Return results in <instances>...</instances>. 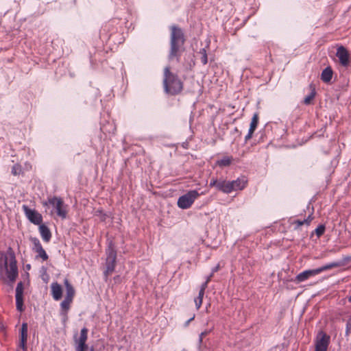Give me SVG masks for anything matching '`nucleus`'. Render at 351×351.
Wrapping results in <instances>:
<instances>
[{"instance_id":"nucleus-1","label":"nucleus","mask_w":351,"mask_h":351,"mask_svg":"<svg viewBox=\"0 0 351 351\" xmlns=\"http://www.w3.org/2000/svg\"><path fill=\"white\" fill-rule=\"evenodd\" d=\"M170 29V49L168 59L169 60L176 59L179 62L182 53L185 51L186 36L182 29L177 25L171 26Z\"/></svg>"},{"instance_id":"nucleus-2","label":"nucleus","mask_w":351,"mask_h":351,"mask_svg":"<svg viewBox=\"0 0 351 351\" xmlns=\"http://www.w3.org/2000/svg\"><path fill=\"white\" fill-rule=\"evenodd\" d=\"M162 86L164 92L170 96L180 95L184 89V82L179 76L167 66L163 71Z\"/></svg>"},{"instance_id":"nucleus-3","label":"nucleus","mask_w":351,"mask_h":351,"mask_svg":"<svg viewBox=\"0 0 351 351\" xmlns=\"http://www.w3.org/2000/svg\"><path fill=\"white\" fill-rule=\"evenodd\" d=\"M344 263H345L344 262H340V261L333 262V263H330L326 264L325 265H323L317 269H308V270L304 271L298 274L295 276V278L294 279V282L298 284L300 282H302L307 280L308 278H309L311 276H313L320 274L322 271L343 266V265H344Z\"/></svg>"},{"instance_id":"nucleus-4","label":"nucleus","mask_w":351,"mask_h":351,"mask_svg":"<svg viewBox=\"0 0 351 351\" xmlns=\"http://www.w3.org/2000/svg\"><path fill=\"white\" fill-rule=\"evenodd\" d=\"M106 254V269L104 271V278L107 282L109 276L114 271L117 264V250L112 241L109 243Z\"/></svg>"},{"instance_id":"nucleus-5","label":"nucleus","mask_w":351,"mask_h":351,"mask_svg":"<svg viewBox=\"0 0 351 351\" xmlns=\"http://www.w3.org/2000/svg\"><path fill=\"white\" fill-rule=\"evenodd\" d=\"M8 252H10L9 254L10 258L9 267L8 266V261L6 257L4 261V265L6 269L7 277L10 282L13 283L16 280L19 274L18 267L16 265V261L15 258L14 253L13 252L11 247L9 248Z\"/></svg>"},{"instance_id":"nucleus-6","label":"nucleus","mask_w":351,"mask_h":351,"mask_svg":"<svg viewBox=\"0 0 351 351\" xmlns=\"http://www.w3.org/2000/svg\"><path fill=\"white\" fill-rule=\"evenodd\" d=\"M199 196L196 191H190L186 194L179 197L178 206L182 209H186L191 207L195 199Z\"/></svg>"},{"instance_id":"nucleus-7","label":"nucleus","mask_w":351,"mask_h":351,"mask_svg":"<svg viewBox=\"0 0 351 351\" xmlns=\"http://www.w3.org/2000/svg\"><path fill=\"white\" fill-rule=\"evenodd\" d=\"M232 184L230 181H226L222 178L217 179L213 178L210 182L209 186L215 187L217 190L224 193H230L232 191Z\"/></svg>"},{"instance_id":"nucleus-8","label":"nucleus","mask_w":351,"mask_h":351,"mask_svg":"<svg viewBox=\"0 0 351 351\" xmlns=\"http://www.w3.org/2000/svg\"><path fill=\"white\" fill-rule=\"evenodd\" d=\"M23 210L25 213L26 217L29 219V221L35 224L40 225L43 222V216L40 213H39L37 210L34 209H31L27 205H23Z\"/></svg>"},{"instance_id":"nucleus-9","label":"nucleus","mask_w":351,"mask_h":351,"mask_svg":"<svg viewBox=\"0 0 351 351\" xmlns=\"http://www.w3.org/2000/svg\"><path fill=\"white\" fill-rule=\"evenodd\" d=\"M48 204L51 205L56 210L57 215L62 218L66 216V210L63 208L64 202L60 197H53L48 199Z\"/></svg>"},{"instance_id":"nucleus-10","label":"nucleus","mask_w":351,"mask_h":351,"mask_svg":"<svg viewBox=\"0 0 351 351\" xmlns=\"http://www.w3.org/2000/svg\"><path fill=\"white\" fill-rule=\"evenodd\" d=\"M23 283L21 281L17 284L15 295L16 309L21 313L25 310L23 306Z\"/></svg>"},{"instance_id":"nucleus-11","label":"nucleus","mask_w":351,"mask_h":351,"mask_svg":"<svg viewBox=\"0 0 351 351\" xmlns=\"http://www.w3.org/2000/svg\"><path fill=\"white\" fill-rule=\"evenodd\" d=\"M337 57L339 60L340 64L343 66H348L350 64V54L343 46H340L337 48Z\"/></svg>"},{"instance_id":"nucleus-12","label":"nucleus","mask_w":351,"mask_h":351,"mask_svg":"<svg viewBox=\"0 0 351 351\" xmlns=\"http://www.w3.org/2000/svg\"><path fill=\"white\" fill-rule=\"evenodd\" d=\"M116 25H117L116 20H110L107 22L100 29V37L104 36L109 38L111 34L114 32V28Z\"/></svg>"},{"instance_id":"nucleus-13","label":"nucleus","mask_w":351,"mask_h":351,"mask_svg":"<svg viewBox=\"0 0 351 351\" xmlns=\"http://www.w3.org/2000/svg\"><path fill=\"white\" fill-rule=\"evenodd\" d=\"M320 334L322 337L317 340L315 351H327L330 343V336L323 332Z\"/></svg>"},{"instance_id":"nucleus-14","label":"nucleus","mask_w":351,"mask_h":351,"mask_svg":"<svg viewBox=\"0 0 351 351\" xmlns=\"http://www.w3.org/2000/svg\"><path fill=\"white\" fill-rule=\"evenodd\" d=\"M28 326L27 323H23L21 328V339L20 348L23 351H27V340Z\"/></svg>"},{"instance_id":"nucleus-15","label":"nucleus","mask_w":351,"mask_h":351,"mask_svg":"<svg viewBox=\"0 0 351 351\" xmlns=\"http://www.w3.org/2000/svg\"><path fill=\"white\" fill-rule=\"evenodd\" d=\"M51 294L55 300H59L62 296V289L58 282H53L51 285Z\"/></svg>"},{"instance_id":"nucleus-16","label":"nucleus","mask_w":351,"mask_h":351,"mask_svg":"<svg viewBox=\"0 0 351 351\" xmlns=\"http://www.w3.org/2000/svg\"><path fill=\"white\" fill-rule=\"evenodd\" d=\"M39 232L44 241L47 243L51 240V232L45 224L41 223L39 225Z\"/></svg>"},{"instance_id":"nucleus-17","label":"nucleus","mask_w":351,"mask_h":351,"mask_svg":"<svg viewBox=\"0 0 351 351\" xmlns=\"http://www.w3.org/2000/svg\"><path fill=\"white\" fill-rule=\"evenodd\" d=\"M72 302L71 300L65 299L61 302V311L60 315L63 317V321L66 322L68 319L67 313L70 308V304Z\"/></svg>"},{"instance_id":"nucleus-18","label":"nucleus","mask_w":351,"mask_h":351,"mask_svg":"<svg viewBox=\"0 0 351 351\" xmlns=\"http://www.w3.org/2000/svg\"><path fill=\"white\" fill-rule=\"evenodd\" d=\"M247 182V180L245 177H243L241 178H238L234 181H231L230 184H232V191L243 189L245 187Z\"/></svg>"},{"instance_id":"nucleus-19","label":"nucleus","mask_w":351,"mask_h":351,"mask_svg":"<svg viewBox=\"0 0 351 351\" xmlns=\"http://www.w3.org/2000/svg\"><path fill=\"white\" fill-rule=\"evenodd\" d=\"M64 284L66 288V297L65 299H68L69 300L73 301V297L75 295V289L72 285L69 282L67 278L64 280Z\"/></svg>"},{"instance_id":"nucleus-20","label":"nucleus","mask_w":351,"mask_h":351,"mask_svg":"<svg viewBox=\"0 0 351 351\" xmlns=\"http://www.w3.org/2000/svg\"><path fill=\"white\" fill-rule=\"evenodd\" d=\"M87 338H88V329L84 327L81 330L80 337L78 340V346L77 348H87V345L86 344Z\"/></svg>"},{"instance_id":"nucleus-21","label":"nucleus","mask_w":351,"mask_h":351,"mask_svg":"<svg viewBox=\"0 0 351 351\" xmlns=\"http://www.w3.org/2000/svg\"><path fill=\"white\" fill-rule=\"evenodd\" d=\"M333 71L330 66L325 68L321 74V80L325 83H329L332 77Z\"/></svg>"},{"instance_id":"nucleus-22","label":"nucleus","mask_w":351,"mask_h":351,"mask_svg":"<svg viewBox=\"0 0 351 351\" xmlns=\"http://www.w3.org/2000/svg\"><path fill=\"white\" fill-rule=\"evenodd\" d=\"M314 217L313 216V214H310L306 219H304V220H300L297 219L292 222L293 225H295V230H297L299 228L300 226L302 225L309 226L311 222L313 220Z\"/></svg>"},{"instance_id":"nucleus-23","label":"nucleus","mask_w":351,"mask_h":351,"mask_svg":"<svg viewBox=\"0 0 351 351\" xmlns=\"http://www.w3.org/2000/svg\"><path fill=\"white\" fill-rule=\"evenodd\" d=\"M309 87L311 89V93L308 95H307L304 98V99L303 101V104L306 106L310 105L313 103L312 101L316 95V90H315V85L313 84H311L309 85Z\"/></svg>"},{"instance_id":"nucleus-24","label":"nucleus","mask_w":351,"mask_h":351,"mask_svg":"<svg viewBox=\"0 0 351 351\" xmlns=\"http://www.w3.org/2000/svg\"><path fill=\"white\" fill-rule=\"evenodd\" d=\"M232 160V157L224 156L221 160H217V163L220 167H228L230 165Z\"/></svg>"},{"instance_id":"nucleus-25","label":"nucleus","mask_w":351,"mask_h":351,"mask_svg":"<svg viewBox=\"0 0 351 351\" xmlns=\"http://www.w3.org/2000/svg\"><path fill=\"white\" fill-rule=\"evenodd\" d=\"M258 123V113L254 114L250 126V130L255 131Z\"/></svg>"},{"instance_id":"nucleus-26","label":"nucleus","mask_w":351,"mask_h":351,"mask_svg":"<svg viewBox=\"0 0 351 351\" xmlns=\"http://www.w3.org/2000/svg\"><path fill=\"white\" fill-rule=\"evenodd\" d=\"M36 252L37 253L36 258H41L43 261H47L49 258L43 247L39 249Z\"/></svg>"},{"instance_id":"nucleus-27","label":"nucleus","mask_w":351,"mask_h":351,"mask_svg":"<svg viewBox=\"0 0 351 351\" xmlns=\"http://www.w3.org/2000/svg\"><path fill=\"white\" fill-rule=\"evenodd\" d=\"M31 241L34 244V247H33L34 251L36 252L37 250H38L39 249H41L43 247L40 241L37 238H36V237L31 238Z\"/></svg>"},{"instance_id":"nucleus-28","label":"nucleus","mask_w":351,"mask_h":351,"mask_svg":"<svg viewBox=\"0 0 351 351\" xmlns=\"http://www.w3.org/2000/svg\"><path fill=\"white\" fill-rule=\"evenodd\" d=\"M199 53L201 54V62L203 64H206L208 62V57L206 49L204 48L201 49Z\"/></svg>"},{"instance_id":"nucleus-29","label":"nucleus","mask_w":351,"mask_h":351,"mask_svg":"<svg viewBox=\"0 0 351 351\" xmlns=\"http://www.w3.org/2000/svg\"><path fill=\"white\" fill-rule=\"evenodd\" d=\"M326 230V227L324 225L321 224L317 226V228L315 230V234L318 237H321L324 234Z\"/></svg>"},{"instance_id":"nucleus-30","label":"nucleus","mask_w":351,"mask_h":351,"mask_svg":"<svg viewBox=\"0 0 351 351\" xmlns=\"http://www.w3.org/2000/svg\"><path fill=\"white\" fill-rule=\"evenodd\" d=\"M21 171V166L19 165H14L12 168V173L14 175V176H17L20 173V172Z\"/></svg>"},{"instance_id":"nucleus-31","label":"nucleus","mask_w":351,"mask_h":351,"mask_svg":"<svg viewBox=\"0 0 351 351\" xmlns=\"http://www.w3.org/2000/svg\"><path fill=\"white\" fill-rule=\"evenodd\" d=\"M96 215L99 217V219L101 221H105L107 218V215L106 213H103V211L101 210H97Z\"/></svg>"},{"instance_id":"nucleus-32","label":"nucleus","mask_w":351,"mask_h":351,"mask_svg":"<svg viewBox=\"0 0 351 351\" xmlns=\"http://www.w3.org/2000/svg\"><path fill=\"white\" fill-rule=\"evenodd\" d=\"M101 131L104 132V133H106V132H108V133H110V132H112V133H114V131L116 130V127L113 125H111V129L109 130H107L106 129V127L105 126H102L101 128Z\"/></svg>"},{"instance_id":"nucleus-33","label":"nucleus","mask_w":351,"mask_h":351,"mask_svg":"<svg viewBox=\"0 0 351 351\" xmlns=\"http://www.w3.org/2000/svg\"><path fill=\"white\" fill-rule=\"evenodd\" d=\"M202 300H203V298H202L200 297H197L196 298H195V303L197 309H199L200 308V306H202Z\"/></svg>"},{"instance_id":"nucleus-34","label":"nucleus","mask_w":351,"mask_h":351,"mask_svg":"<svg viewBox=\"0 0 351 351\" xmlns=\"http://www.w3.org/2000/svg\"><path fill=\"white\" fill-rule=\"evenodd\" d=\"M351 331V322L348 321L346 323V335L348 336Z\"/></svg>"},{"instance_id":"nucleus-35","label":"nucleus","mask_w":351,"mask_h":351,"mask_svg":"<svg viewBox=\"0 0 351 351\" xmlns=\"http://www.w3.org/2000/svg\"><path fill=\"white\" fill-rule=\"evenodd\" d=\"M254 132V131L251 130L249 129L248 133H247V134L245 137V142H247V141H249L250 139L252 138Z\"/></svg>"},{"instance_id":"nucleus-36","label":"nucleus","mask_w":351,"mask_h":351,"mask_svg":"<svg viewBox=\"0 0 351 351\" xmlns=\"http://www.w3.org/2000/svg\"><path fill=\"white\" fill-rule=\"evenodd\" d=\"M4 263L3 264L1 263V261H0V276L2 277V278L4 279L3 276V267H4Z\"/></svg>"},{"instance_id":"nucleus-37","label":"nucleus","mask_w":351,"mask_h":351,"mask_svg":"<svg viewBox=\"0 0 351 351\" xmlns=\"http://www.w3.org/2000/svg\"><path fill=\"white\" fill-rule=\"evenodd\" d=\"M208 282L206 281L205 282H204L202 285H201V287H200V290H203L205 291L206 289L207 288V286H208Z\"/></svg>"},{"instance_id":"nucleus-38","label":"nucleus","mask_w":351,"mask_h":351,"mask_svg":"<svg viewBox=\"0 0 351 351\" xmlns=\"http://www.w3.org/2000/svg\"><path fill=\"white\" fill-rule=\"evenodd\" d=\"M219 269V265H217L215 267L212 269V273L214 274V273L217 272Z\"/></svg>"},{"instance_id":"nucleus-39","label":"nucleus","mask_w":351,"mask_h":351,"mask_svg":"<svg viewBox=\"0 0 351 351\" xmlns=\"http://www.w3.org/2000/svg\"><path fill=\"white\" fill-rule=\"evenodd\" d=\"M208 334V332L207 331H204V332H202L201 334H200V341H202V339L204 337L206 336Z\"/></svg>"},{"instance_id":"nucleus-40","label":"nucleus","mask_w":351,"mask_h":351,"mask_svg":"<svg viewBox=\"0 0 351 351\" xmlns=\"http://www.w3.org/2000/svg\"><path fill=\"white\" fill-rule=\"evenodd\" d=\"M204 293H205V291H203V290H199V294H198V296H197V297H200V298H204Z\"/></svg>"},{"instance_id":"nucleus-41","label":"nucleus","mask_w":351,"mask_h":351,"mask_svg":"<svg viewBox=\"0 0 351 351\" xmlns=\"http://www.w3.org/2000/svg\"><path fill=\"white\" fill-rule=\"evenodd\" d=\"M213 274L211 272L210 275L207 278L206 281L208 282L211 280V278L213 277Z\"/></svg>"},{"instance_id":"nucleus-42","label":"nucleus","mask_w":351,"mask_h":351,"mask_svg":"<svg viewBox=\"0 0 351 351\" xmlns=\"http://www.w3.org/2000/svg\"><path fill=\"white\" fill-rule=\"evenodd\" d=\"M86 348H76V350L77 351H85Z\"/></svg>"},{"instance_id":"nucleus-43","label":"nucleus","mask_w":351,"mask_h":351,"mask_svg":"<svg viewBox=\"0 0 351 351\" xmlns=\"http://www.w3.org/2000/svg\"><path fill=\"white\" fill-rule=\"evenodd\" d=\"M26 268H27V269H30V268H31V265H29V264H28V265H26Z\"/></svg>"},{"instance_id":"nucleus-44","label":"nucleus","mask_w":351,"mask_h":351,"mask_svg":"<svg viewBox=\"0 0 351 351\" xmlns=\"http://www.w3.org/2000/svg\"><path fill=\"white\" fill-rule=\"evenodd\" d=\"M348 300L350 302H351V295L348 298Z\"/></svg>"},{"instance_id":"nucleus-45","label":"nucleus","mask_w":351,"mask_h":351,"mask_svg":"<svg viewBox=\"0 0 351 351\" xmlns=\"http://www.w3.org/2000/svg\"><path fill=\"white\" fill-rule=\"evenodd\" d=\"M119 278V276H117L114 278V280H118V278Z\"/></svg>"},{"instance_id":"nucleus-46","label":"nucleus","mask_w":351,"mask_h":351,"mask_svg":"<svg viewBox=\"0 0 351 351\" xmlns=\"http://www.w3.org/2000/svg\"><path fill=\"white\" fill-rule=\"evenodd\" d=\"M194 319V317H191V318L188 321V322H190V321H191V320H192V319Z\"/></svg>"},{"instance_id":"nucleus-47","label":"nucleus","mask_w":351,"mask_h":351,"mask_svg":"<svg viewBox=\"0 0 351 351\" xmlns=\"http://www.w3.org/2000/svg\"><path fill=\"white\" fill-rule=\"evenodd\" d=\"M182 351H186V350H182Z\"/></svg>"},{"instance_id":"nucleus-48","label":"nucleus","mask_w":351,"mask_h":351,"mask_svg":"<svg viewBox=\"0 0 351 351\" xmlns=\"http://www.w3.org/2000/svg\"><path fill=\"white\" fill-rule=\"evenodd\" d=\"M17 351H19V350H17Z\"/></svg>"}]
</instances>
